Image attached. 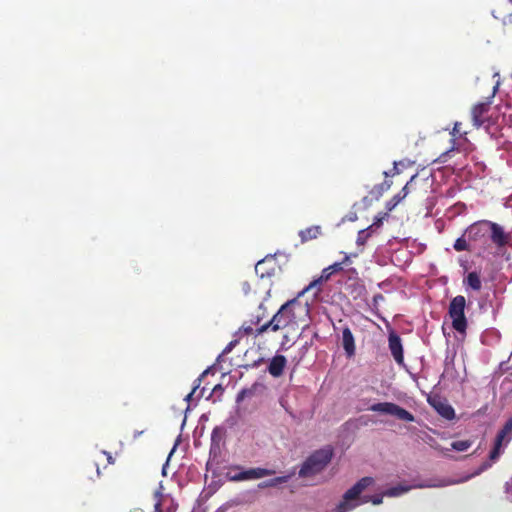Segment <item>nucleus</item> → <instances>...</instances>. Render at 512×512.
<instances>
[{"mask_svg":"<svg viewBox=\"0 0 512 512\" xmlns=\"http://www.w3.org/2000/svg\"><path fill=\"white\" fill-rule=\"evenodd\" d=\"M250 290H251L250 284L247 281H244L242 283V291L244 292V294L247 295L250 292Z\"/></svg>","mask_w":512,"mask_h":512,"instance_id":"c9c22d12","label":"nucleus"},{"mask_svg":"<svg viewBox=\"0 0 512 512\" xmlns=\"http://www.w3.org/2000/svg\"><path fill=\"white\" fill-rule=\"evenodd\" d=\"M451 139H450V148L443 152L437 159L440 163L447 162L448 157L454 151H460L462 149V144L457 143L458 139H464L467 141L468 131L462 129V123L456 121L453 125L452 130L450 131Z\"/></svg>","mask_w":512,"mask_h":512,"instance_id":"9d476101","label":"nucleus"},{"mask_svg":"<svg viewBox=\"0 0 512 512\" xmlns=\"http://www.w3.org/2000/svg\"><path fill=\"white\" fill-rule=\"evenodd\" d=\"M383 299V296L381 294H378L374 297V301H376L377 299Z\"/></svg>","mask_w":512,"mask_h":512,"instance_id":"79ce46f5","label":"nucleus"},{"mask_svg":"<svg viewBox=\"0 0 512 512\" xmlns=\"http://www.w3.org/2000/svg\"><path fill=\"white\" fill-rule=\"evenodd\" d=\"M416 177L417 175H413L401 191L386 202V210L388 212L392 211L409 194V187Z\"/></svg>","mask_w":512,"mask_h":512,"instance_id":"dca6fc26","label":"nucleus"},{"mask_svg":"<svg viewBox=\"0 0 512 512\" xmlns=\"http://www.w3.org/2000/svg\"><path fill=\"white\" fill-rule=\"evenodd\" d=\"M349 262H350V256L345 255L344 259L340 263H342V266H343L344 264H348Z\"/></svg>","mask_w":512,"mask_h":512,"instance_id":"a19ab883","label":"nucleus"},{"mask_svg":"<svg viewBox=\"0 0 512 512\" xmlns=\"http://www.w3.org/2000/svg\"><path fill=\"white\" fill-rule=\"evenodd\" d=\"M388 345L391 355L397 364H404L403 346L400 336L394 331L389 333Z\"/></svg>","mask_w":512,"mask_h":512,"instance_id":"f8f14e48","label":"nucleus"},{"mask_svg":"<svg viewBox=\"0 0 512 512\" xmlns=\"http://www.w3.org/2000/svg\"><path fill=\"white\" fill-rule=\"evenodd\" d=\"M373 412L393 415L399 420L413 422L415 417L412 413L392 402H380L373 404L370 408Z\"/></svg>","mask_w":512,"mask_h":512,"instance_id":"6e6552de","label":"nucleus"},{"mask_svg":"<svg viewBox=\"0 0 512 512\" xmlns=\"http://www.w3.org/2000/svg\"><path fill=\"white\" fill-rule=\"evenodd\" d=\"M468 240L474 243L486 242L489 235V220L474 222L465 230Z\"/></svg>","mask_w":512,"mask_h":512,"instance_id":"9b49d317","label":"nucleus"},{"mask_svg":"<svg viewBox=\"0 0 512 512\" xmlns=\"http://www.w3.org/2000/svg\"><path fill=\"white\" fill-rule=\"evenodd\" d=\"M488 237L499 251L507 246L512 248V233L506 232L500 224L490 220Z\"/></svg>","mask_w":512,"mask_h":512,"instance_id":"1a4fd4ad","label":"nucleus"},{"mask_svg":"<svg viewBox=\"0 0 512 512\" xmlns=\"http://www.w3.org/2000/svg\"><path fill=\"white\" fill-rule=\"evenodd\" d=\"M267 316V308L264 306L263 303H260L258 306V310L256 315L252 316V318L255 320L254 323L259 324L261 321Z\"/></svg>","mask_w":512,"mask_h":512,"instance_id":"c756f323","label":"nucleus"},{"mask_svg":"<svg viewBox=\"0 0 512 512\" xmlns=\"http://www.w3.org/2000/svg\"><path fill=\"white\" fill-rule=\"evenodd\" d=\"M91 469L95 468L96 470V474H97V477L100 476V470H99V465L97 463H93L90 467Z\"/></svg>","mask_w":512,"mask_h":512,"instance_id":"58836bf2","label":"nucleus"},{"mask_svg":"<svg viewBox=\"0 0 512 512\" xmlns=\"http://www.w3.org/2000/svg\"><path fill=\"white\" fill-rule=\"evenodd\" d=\"M102 453L107 456L108 464H113L114 463V458L112 457V455L110 453H108L106 451H103Z\"/></svg>","mask_w":512,"mask_h":512,"instance_id":"e433bc0d","label":"nucleus"},{"mask_svg":"<svg viewBox=\"0 0 512 512\" xmlns=\"http://www.w3.org/2000/svg\"><path fill=\"white\" fill-rule=\"evenodd\" d=\"M502 446H503V443L495 441L494 442V447H493V449L489 453V460L484 461L477 468V470H475L472 474L467 475V476H465L464 478H462L460 480H447V481H442L439 484H420V485H417L416 487L423 488V487L447 486V485H453V484H458V483H462V482L468 481L471 478H473L475 476H478L481 473H483L484 471L488 470L492 466V463L495 462L496 460H498L499 456L502 453V451H501V447Z\"/></svg>","mask_w":512,"mask_h":512,"instance_id":"20e7f679","label":"nucleus"},{"mask_svg":"<svg viewBox=\"0 0 512 512\" xmlns=\"http://www.w3.org/2000/svg\"><path fill=\"white\" fill-rule=\"evenodd\" d=\"M322 234V228L319 225H313L300 230L298 235L301 239V243L317 239Z\"/></svg>","mask_w":512,"mask_h":512,"instance_id":"a211bd4d","label":"nucleus"},{"mask_svg":"<svg viewBox=\"0 0 512 512\" xmlns=\"http://www.w3.org/2000/svg\"><path fill=\"white\" fill-rule=\"evenodd\" d=\"M512 440V418H510L497 433L495 441L507 445Z\"/></svg>","mask_w":512,"mask_h":512,"instance_id":"412c9836","label":"nucleus"},{"mask_svg":"<svg viewBox=\"0 0 512 512\" xmlns=\"http://www.w3.org/2000/svg\"><path fill=\"white\" fill-rule=\"evenodd\" d=\"M242 471H243V474H244V480L245 481L253 480V479H260V478H263L265 476L273 475L275 473L274 470H270V469H266V468H261V467L250 468V469L242 470Z\"/></svg>","mask_w":512,"mask_h":512,"instance_id":"6ab92c4d","label":"nucleus"},{"mask_svg":"<svg viewBox=\"0 0 512 512\" xmlns=\"http://www.w3.org/2000/svg\"><path fill=\"white\" fill-rule=\"evenodd\" d=\"M287 360L283 355H275L267 368L270 375L273 377H280L283 374Z\"/></svg>","mask_w":512,"mask_h":512,"instance_id":"2eb2a0df","label":"nucleus"},{"mask_svg":"<svg viewBox=\"0 0 512 512\" xmlns=\"http://www.w3.org/2000/svg\"><path fill=\"white\" fill-rule=\"evenodd\" d=\"M298 298L299 297L297 296L296 298L284 303L269 321L260 325L257 332L265 333L268 330L277 332L280 329L286 328L290 324L296 322L297 315L295 309H302Z\"/></svg>","mask_w":512,"mask_h":512,"instance_id":"f03ea898","label":"nucleus"},{"mask_svg":"<svg viewBox=\"0 0 512 512\" xmlns=\"http://www.w3.org/2000/svg\"><path fill=\"white\" fill-rule=\"evenodd\" d=\"M372 477H363L348 489L340 503L337 505V512H348L357 507L360 503L372 502L373 505H380L383 502V494L373 496H364L360 498L361 493L373 483Z\"/></svg>","mask_w":512,"mask_h":512,"instance_id":"f257e3e1","label":"nucleus"},{"mask_svg":"<svg viewBox=\"0 0 512 512\" xmlns=\"http://www.w3.org/2000/svg\"><path fill=\"white\" fill-rule=\"evenodd\" d=\"M371 229H363V230H360L358 232V235H357V239H356V243L357 245L361 246V245H364L368 238L370 237L371 235Z\"/></svg>","mask_w":512,"mask_h":512,"instance_id":"7c9ffc66","label":"nucleus"},{"mask_svg":"<svg viewBox=\"0 0 512 512\" xmlns=\"http://www.w3.org/2000/svg\"><path fill=\"white\" fill-rule=\"evenodd\" d=\"M342 270V263L337 262L324 268L321 272V275L318 278L311 281L309 285H307L302 291L298 293V297L303 296L305 293L309 291L314 292V297L318 296V294L322 291L323 283L328 281L334 273H338Z\"/></svg>","mask_w":512,"mask_h":512,"instance_id":"0eeeda50","label":"nucleus"},{"mask_svg":"<svg viewBox=\"0 0 512 512\" xmlns=\"http://www.w3.org/2000/svg\"><path fill=\"white\" fill-rule=\"evenodd\" d=\"M132 512H144V511H143V510H141V509H135V510H134V511H132Z\"/></svg>","mask_w":512,"mask_h":512,"instance_id":"c03bdc74","label":"nucleus"},{"mask_svg":"<svg viewBox=\"0 0 512 512\" xmlns=\"http://www.w3.org/2000/svg\"><path fill=\"white\" fill-rule=\"evenodd\" d=\"M457 143H461L462 144V149L459 152H466L467 153V152L470 151L471 143H470L468 138H467V141H465L464 139H458Z\"/></svg>","mask_w":512,"mask_h":512,"instance_id":"72a5a7b5","label":"nucleus"},{"mask_svg":"<svg viewBox=\"0 0 512 512\" xmlns=\"http://www.w3.org/2000/svg\"><path fill=\"white\" fill-rule=\"evenodd\" d=\"M217 389H222V388H221V385H216V386L214 387L213 391H216Z\"/></svg>","mask_w":512,"mask_h":512,"instance_id":"37998d69","label":"nucleus"},{"mask_svg":"<svg viewBox=\"0 0 512 512\" xmlns=\"http://www.w3.org/2000/svg\"><path fill=\"white\" fill-rule=\"evenodd\" d=\"M342 345L348 357L355 355V341L354 336L349 327L342 330Z\"/></svg>","mask_w":512,"mask_h":512,"instance_id":"f3484780","label":"nucleus"},{"mask_svg":"<svg viewBox=\"0 0 512 512\" xmlns=\"http://www.w3.org/2000/svg\"><path fill=\"white\" fill-rule=\"evenodd\" d=\"M333 457L330 446L314 451L302 464L299 476L302 478L314 476L325 469Z\"/></svg>","mask_w":512,"mask_h":512,"instance_id":"7ed1b4c3","label":"nucleus"},{"mask_svg":"<svg viewBox=\"0 0 512 512\" xmlns=\"http://www.w3.org/2000/svg\"><path fill=\"white\" fill-rule=\"evenodd\" d=\"M208 373V370H205L196 380H195V385L192 389V391L187 394V396L185 397V400L186 401H190V399L193 397L194 393L196 392V390L199 388L201 382H202V378Z\"/></svg>","mask_w":512,"mask_h":512,"instance_id":"2f4dec72","label":"nucleus"},{"mask_svg":"<svg viewBox=\"0 0 512 512\" xmlns=\"http://www.w3.org/2000/svg\"><path fill=\"white\" fill-rule=\"evenodd\" d=\"M409 490H410V487H405V486L399 485V486L387 489L384 492V495L389 496V497H396V496H399Z\"/></svg>","mask_w":512,"mask_h":512,"instance_id":"c85d7f7f","label":"nucleus"},{"mask_svg":"<svg viewBox=\"0 0 512 512\" xmlns=\"http://www.w3.org/2000/svg\"><path fill=\"white\" fill-rule=\"evenodd\" d=\"M286 342H288V335H284V336H283V341H282V343H281V349H282V350H285V347H284V346H285V343H286Z\"/></svg>","mask_w":512,"mask_h":512,"instance_id":"ea45409f","label":"nucleus"},{"mask_svg":"<svg viewBox=\"0 0 512 512\" xmlns=\"http://www.w3.org/2000/svg\"><path fill=\"white\" fill-rule=\"evenodd\" d=\"M464 284L473 289L474 291H479L482 287L480 275L475 271L468 273V275L464 279Z\"/></svg>","mask_w":512,"mask_h":512,"instance_id":"5701e85b","label":"nucleus"},{"mask_svg":"<svg viewBox=\"0 0 512 512\" xmlns=\"http://www.w3.org/2000/svg\"><path fill=\"white\" fill-rule=\"evenodd\" d=\"M490 103L482 102L473 106L471 110L472 122L476 128H480L485 122V114L489 111Z\"/></svg>","mask_w":512,"mask_h":512,"instance_id":"ddd939ff","label":"nucleus"},{"mask_svg":"<svg viewBox=\"0 0 512 512\" xmlns=\"http://www.w3.org/2000/svg\"><path fill=\"white\" fill-rule=\"evenodd\" d=\"M254 319L251 318L249 321H245L239 328L237 335L239 336H251L258 337L262 333H258L257 330L260 327L259 324L254 323Z\"/></svg>","mask_w":512,"mask_h":512,"instance_id":"aec40b11","label":"nucleus"},{"mask_svg":"<svg viewBox=\"0 0 512 512\" xmlns=\"http://www.w3.org/2000/svg\"><path fill=\"white\" fill-rule=\"evenodd\" d=\"M466 299L462 295L454 297L449 304V316L452 319V327L459 333H465L467 320L465 317Z\"/></svg>","mask_w":512,"mask_h":512,"instance_id":"423d86ee","label":"nucleus"},{"mask_svg":"<svg viewBox=\"0 0 512 512\" xmlns=\"http://www.w3.org/2000/svg\"><path fill=\"white\" fill-rule=\"evenodd\" d=\"M156 509L159 510L160 509V503H157L156 504Z\"/></svg>","mask_w":512,"mask_h":512,"instance_id":"a18cd8bd","label":"nucleus"},{"mask_svg":"<svg viewBox=\"0 0 512 512\" xmlns=\"http://www.w3.org/2000/svg\"><path fill=\"white\" fill-rule=\"evenodd\" d=\"M265 276V273L261 272L260 277L263 278Z\"/></svg>","mask_w":512,"mask_h":512,"instance_id":"49530a36","label":"nucleus"},{"mask_svg":"<svg viewBox=\"0 0 512 512\" xmlns=\"http://www.w3.org/2000/svg\"><path fill=\"white\" fill-rule=\"evenodd\" d=\"M264 264V260L258 261L255 265V272L258 274L260 272L261 266Z\"/></svg>","mask_w":512,"mask_h":512,"instance_id":"4c0bfd02","label":"nucleus"},{"mask_svg":"<svg viewBox=\"0 0 512 512\" xmlns=\"http://www.w3.org/2000/svg\"><path fill=\"white\" fill-rule=\"evenodd\" d=\"M290 478L289 475L287 476H279V477H275L273 479H270V480H267L265 482H262L259 484V487L260 488H266V487H274V486H277L279 484H282V483H286L288 481V479Z\"/></svg>","mask_w":512,"mask_h":512,"instance_id":"cd10ccee","label":"nucleus"},{"mask_svg":"<svg viewBox=\"0 0 512 512\" xmlns=\"http://www.w3.org/2000/svg\"><path fill=\"white\" fill-rule=\"evenodd\" d=\"M388 211H386L383 215L376 217L374 223L368 227V229H373L374 227H379L382 224V220L388 216Z\"/></svg>","mask_w":512,"mask_h":512,"instance_id":"f704fd0d","label":"nucleus"},{"mask_svg":"<svg viewBox=\"0 0 512 512\" xmlns=\"http://www.w3.org/2000/svg\"><path fill=\"white\" fill-rule=\"evenodd\" d=\"M502 446H503V443L495 441L494 442V447H493V449L489 453V460L484 461L477 468V470H475L472 474L467 475V476H465L464 478H462L460 480H447V481H442L439 484H420V485H417L416 487L423 488V487L447 486V485H453V484H458V483H462V482L468 481L471 478H473L475 476H478L481 473H483L484 471L488 470L492 466V463L495 462L496 460H498L499 456L502 453V451H501V447Z\"/></svg>","mask_w":512,"mask_h":512,"instance_id":"39448f33","label":"nucleus"},{"mask_svg":"<svg viewBox=\"0 0 512 512\" xmlns=\"http://www.w3.org/2000/svg\"><path fill=\"white\" fill-rule=\"evenodd\" d=\"M227 478L233 482L245 481L244 474L240 466L232 467L227 473Z\"/></svg>","mask_w":512,"mask_h":512,"instance_id":"bb28decb","label":"nucleus"},{"mask_svg":"<svg viewBox=\"0 0 512 512\" xmlns=\"http://www.w3.org/2000/svg\"><path fill=\"white\" fill-rule=\"evenodd\" d=\"M471 445L472 442L470 440H457L451 443V448H443L440 446H434V448L440 451L443 455L447 456V452H449L451 449L463 452L470 448Z\"/></svg>","mask_w":512,"mask_h":512,"instance_id":"4be33fe9","label":"nucleus"},{"mask_svg":"<svg viewBox=\"0 0 512 512\" xmlns=\"http://www.w3.org/2000/svg\"><path fill=\"white\" fill-rule=\"evenodd\" d=\"M252 395V389H242L237 395V402L244 400L246 397H251Z\"/></svg>","mask_w":512,"mask_h":512,"instance_id":"473e14b6","label":"nucleus"},{"mask_svg":"<svg viewBox=\"0 0 512 512\" xmlns=\"http://www.w3.org/2000/svg\"><path fill=\"white\" fill-rule=\"evenodd\" d=\"M392 186L391 180H385L382 183L375 185L372 190L370 191V194L375 199H379L384 192L388 191Z\"/></svg>","mask_w":512,"mask_h":512,"instance_id":"b1692460","label":"nucleus"},{"mask_svg":"<svg viewBox=\"0 0 512 512\" xmlns=\"http://www.w3.org/2000/svg\"><path fill=\"white\" fill-rule=\"evenodd\" d=\"M432 399V401H429L430 404L443 418L447 420H452L455 418V411L450 404H448L446 401H441V398L439 397H434Z\"/></svg>","mask_w":512,"mask_h":512,"instance_id":"4468645a","label":"nucleus"},{"mask_svg":"<svg viewBox=\"0 0 512 512\" xmlns=\"http://www.w3.org/2000/svg\"><path fill=\"white\" fill-rule=\"evenodd\" d=\"M224 430L220 427H215L211 433V452L214 448H219L220 442L224 438Z\"/></svg>","mask_w":512,"mask_h":512,"instance_id":"393cba45","label":"nucleus"},{"mask_svg":"<svg viewBox=\"0 0 512 512\" xmlns=\"http://www.w3.org/2000/svg\"><path fill=\"white\" fill-rule=\"evenodd\" d=\"M465 234L459 238H457L454 242V245H453V248L457 251V252H461V251H472V248L469 244V240L468 238L466 239L465 238Z\"/></svg>","mask_w":512,"mask_h":512,"instance_id":"a878e982","label":"nucleus"}]
</instances>
